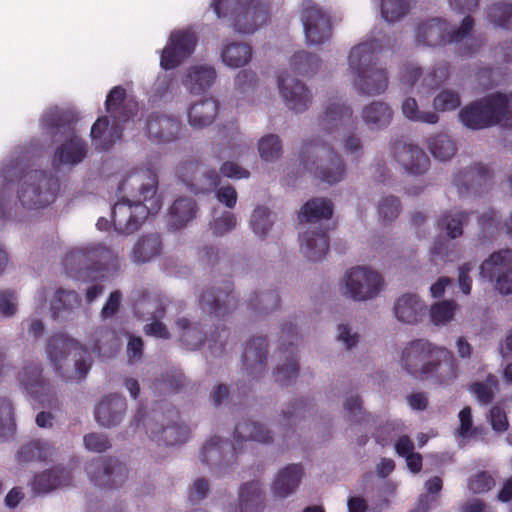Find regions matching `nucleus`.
I'll list each match as a JSON object with an SVG mask.
<instances>
[{
	"mask_svg": "<svg viewBox=\"0 0 512 512\" xmlns=\"http://www.w3.org/2000/svg\"><path fill=\"white\" fill-rule=\"evenodd\" d=\"M378 41L370 40L354 46L348 56L349 70L355 75L354 85L363 95H379L388 87V73L378 66Z\"/></svg>",
	"mask_w": 512,
	"mask_h": 512,
	"instance_id": "7ed1b4c3",
	"label": "nucleus"
},
{
	"mask_svg": "<svg viewBox=\"0 0 512 512\" xmlns=\"http://www.w3.org/2000/svg\"><path fill=\"white\" fill-rule=\"evenodd\" d=\"M271 213L268 208L258 206L251 216V227L255 234L260 237L266 236L272 226Z\"/></svg>",
	"mask_w": 512,
	"mask_h": 512,
	"instance_id": "0e129e2a",
	"label": "nucleus"
},
{
	"mask_svg": "<svg viewBox=\"0 0 512 512\" xmlns=\"http://www.w3.org/2000/svg\"><path fill=\"white\" fill-rule=\"evenodd\" d=\"M181 124L173 117L152 113L146 121V130L151 140L159 143L171 142L178 138Z\"/></svg>",
	"mask_w": 512,
	"mask_h": 512,
	"instance_id": "c756f323",
	"label": "nucleus"
},
{
	"mask_svg": "<svg viewBox=\"0 0 512 512\" xmlns=\"http://www.w3.org/2000/svg\"><path fill=\"white\" fill-rule=\"evenodd\" d=\"M19 190V200L28 209H36L53 203L60 190L59 180L51 173L31 170L23 177Z\"/></svg>",
	"mask_w": 512,
	"mask_h": 512,
	"instance_id": "6e6552de",
	"label": "nucleus"
},
{
	"mask_svg": "<svg viewBox=\"0 0 512 512\" xmlns=\"http://www.w3.org/2000/svg\"><path fill=\"white\" fill-rule=\"evenodd\" d=\"M278 88L287 107L295 112H304L312 102V95L305 84L288 74L278 76Z\"/></svg>",
	"mask_w": 512,
	"mask_h": 512,
	"instance_id": "5701e85b",
	"label": "nucleus"
},
{
	"mask_svg": "<svg viewBox=\"0 0 512 512\" xmlns=\"http://www.w3.org/2000/svg\"><path fill=\"white\" fill-rule=\"evenodd\" d=\"M392 116L391 107L382 101H374L362 110V119L371 129H381L388 126Z\"/></svg>",
	"mask_w": 512,
	"mask_h": 512,
	"instance_id": "a18cd8bd",
	"label": "nucleus"
},
{
	"mask_svg": "<svg viewBox=\"0 0 512 512\" xmlns=\"http://www.w3.org/2000/svg\"><path fill=\"white\" fill-rule=\"evenodd\" d=\"M211 7L238 33L252 34L268 20V8L258 0H213Z\"/></svg>",
	"mask_w": 512,
	"mask_h": 512,
	"instance_id": "423d86ee",
	"label": "nucleus"
},
{
	"mask_svg": "<svg viewBox=\"0 0 512 512\" xmlns=\"http://www.w3.org/2000/svg\"><path fill=\"white\" fill-rule=\"evenodd\" d=\"M234 439L237 443L248 440L270 443L272 441V434L271 431L264 428L263 425L245 420L236 424Z\"/></svg>",
	"mask_w": 512,
	"mask_h": 512,
	"instance_id": "de8ad7c7",
	"label": "nucleus"
},
{
	"mask_svg": "<svg viewBox=\"0 0 512 512\" xmlns=\"http://www.w3.org/2000/svg\"><path fill=\"white\" fill-rule=\"evenodd\" d=\"M402 113L407 119L414 122L436 124L439 121V117L435 112L420 111L417 101L412 97H408L403 101Z\"/></svg>",
	"mask_w": 512,
	"mask_h": 512,
	"instance_id": "6e6d98bb",
	"label": "nucleus"
},
{
	"mask_svg": "<svg viewBox=\"0 0 512 512\" xmlns=\"http://www.w3.org/2000/svg\"><path fill=\"white\" fill-rule=\"evenodd\" d=\"M178 417V411L171 407L168 409L166 417L170 422L164 423L165 415L161 416V423L149 422L147 424L149 437L158 444L165 446H174L186 442L189 438L190 430L186 425L174 421Z\"/></svg>",
	"mask_w": 512,
	"mask_h": 512,
	"instance_id": "6ab92c4d",
	"label": "nucleus"
},
{
	"mask_svg": "<svg viewBox=\"0 0 512 512\" xmlns=\"http://www.w3.org/2000/svg\"><path fill=\"white\" fill-rule=\"evenodd\" d=\"M488 17L496 26L512 30V4L503 2L492 5Z\"/></svg>",
	"mask_w": 512,
	"mask_h": 512,
	"instance_id": "052dcab7",
	"label": "nucleus"
},
{
	"mask_svg": "<svg viewBox=\"0 0 512 512\" xmlns=\"http://www.w3.org/2000/svg\"><path fill=\"white\" fill-rule=\"evenodd\" d=\"M400 365L410 376L449 385L457 378V364L453 353L426 339H415L406 344L400 356Z\"/></svg>",
	"mask_w": 512,
	"mask_h": 512,
	"instance_id": "f257e3e1",
	"label": "nucleus"
},
{
	"mask_svg": "<svg viewBox=\"0 0 512 512\" xmlns=\"http://www.w3.org/2000/svg\"><path fill=\"white\" fill-rule=\"evenodd\" d=\"M177 177L195 194L214 191L220 183V174L197 160L180 163L176 169Z\"/></svg>",
	"mask_w": 512,
	"mask_h": 512,
	"instance_id": "ddd939ff",
	"label": "nucleus"
},
{
	"mask_svg": "<svg viewBox=\"0 0 512 512\" xmlns=\"http://www.w3.org/2000/svg\"><path fill=\"white\" fill-rule=\"evenodd\" d=\"M469 216L464 211L445 213L439 218L437 226L441 231H446L449 238L456 239L462 236L463 226L469 221Z\"/></svg>",
	"mask_w": 512,
	"mask_h": 512,
	"instance_id": "603ef678",
	"label": "nucleus"
},
{
	"mask_svg": "<svg viewBox=\"0 0 512 512\" xmlns=\"http://www.w3.org/2000/svg\"><path fill=\"white\" fill-rule=\"evenodd\" d=\"M352 117L350 107L338 99H330L324 113L319 117V126L327 133L338 130Z\"/></svg>",
	"mask_w": 512,
	"mask_h": 512,
	"instance_id": "72a5a7b5",
	"label": "nucleus"
},
{
	"mask_svg": "<svg viewBox=\"0 0 512 512\" xmlns=\"http://www.w3.org/2000/svg\"><path fill=\"white\" fill-rule=\"evenodd\" d=\"M40 363L29 362L18 373V380L28 394L42 407L59 408V401L54 387L42 375Z\"/></svg>",
	"mask_w": 512,
	"mask_h": 512,
	"instance_id": "9b49d317",
	"label": "nucleus"
},
{
	"mask_svg": "<svg viewBox=\"0 0 512 512\" xmlns=\"http://www.w3.org/2000/svg\"><path fill=\"white\" fill-rule=\"evenodd\" d=\"M147 205L140 200L120 197L112 208L111 223L114 229L121 234H131L138 230L149 214H155L148 209Z\"/></svg>",
	"mask_w": 512,
	"mask_h": 512,
	"instance_id": "2eb2a0df",
	"label": "nucleus"
},
{
	"mask_svg": "<svg viewBox=\"0 0 512 512\" xmlns=\"http://www.w3.org/2000/svg\"><path fill=\"white\" fill-rule=\"evenodd\" d=\"M162 242L158 234L143 236L133 247L132 257L136 263H145L160 254Z\"/></svg>",
	"mask_w": 512,
	"mask_h": 512,
	"instance_id": "8fccbe9b",
	"label": "nucleus"
},
{
	"mask_svg": "<svg viewBox=\"0 0 512 512\" xmlns=\"http://www.w3.org/2000/svg\"><path fill=\"white\" fill-rule=\"evenodd\" d=\"M460 103L458 93L449 89L442 90L433 100L435 110L440 112L455 110Z\"/></svg>",
	"mask_w": 512,
	"mask_h": 512,
	"instance_id": "774afa93",
	"label": "nucleus"
},
{
	"mask_svg": "<svg viewBox=\"0 0 512 512\" xmlns=\"http://www.w3.org/2000/svg\"><path fill=\"white\" fill-rule=\"evenodd\" d=\"M460 122L471 130H483L493 127L482 99L472 101L459 112Z\"/></svg>",
	"mask_w": 512,
	"mask_h": 512,
	"instance_id": "e433bc0d",
	"label": "nucleus"
},
{
	"mask_svg": "<svg viewBox=\"0 0 512 512\" xmlns=\"http://www.w3.org/2000/svg\"><path fill=\"white\" fill-rule=\"evenodd\" d=\"M126 410V399L118 394H110L95 408V419L103 427H114L122 422Z\"/></svg>",
	"mask_w": 512,
	"mask_h": 512,
	"instance_id": "cd10ccee",
	"label": "nucleus"
},
{
	"mask_svg": "<svg viewBox=\"0 0 512 512\" xmlns=\"http://www.w3.org/2000/svg\"><path fill=\"white\" fill-rule=\"evenodd\" d=\"M135 308L152 309L150 314L154 321L144 326V332L146 335L161 339H168L170 337V333L166 325L158 320L164 317L166 312V304L163 300L160 298H153L151 300L150 293L144 291L142 295L136 299Z\"/></svg>",
	"mask_w": 512,
	"mask_h": 512,
	"instance_id": "393cba45",
	"label": "nucleus"
},
{
	"mask_svg": "<svg viewBox=\"0 0 512 512\" xmlns=\"http://www.w3.org/2000/svg\"><path fill=\"white\" fill-rule=\"evenodd\" d=\"M303 476L300 464H289L280 470L273 481L272 492L277 498L284 499L294 493Z\"/></svg>",
	"mask_w": 512,
	"mask_h": 512,
	"instance_id": "473e14b6",
	"label": "nucleus"
},
{
	"mask_svg": "<svg viewBox=\"0 0 512 512\" xmlns=\"http://www.w3.org/2000/svg\"><path fill=\"white\" fill-rule=\"evenodd\" d=\"M81 305V298L74 290L58 289L51 300L54 319H65Z\"/></svg>",
	"mask_w": 512,
	"mask_h": 512,
	"instance_id": "a19ab883",
	"label": "nucleus"
},
{
	"mask_svg": "<svg viewBox=\"0 0 512 512\" xmlns=\"http://www.w3.org/2000/svg\"><path fill=\"white\" fill-rule=\"evenodd\" d=\"M237 449L228 441L214 436L210 438L202 447L200 459L203 464L210 467L211 470H221L228 467L236 459Z\"/></svg>",
	"mask_w": 512,
	"mask_h": 512,
	"instance_id": "4be33fe9",
	"label": "nucleus"
},
{
	"mask_svg": "<svg viewBox=\"0 0 512 512\" xmlns=\"http://www.w3.org/2000/svg\"><path fill=\"white\" fill-rule=\"evenodd\" d=\"M480 276L501 295L512 294V249L493 252L480 265Z\"/></svg>",
	"mask_w": 512,
	"mask_h": 512,
	"instance_id": "f8f14e48",
	"label": "nucleus"
},
{
	"mask_svg": "<svg viewBox=\"0 0 512 512\" xmlns=\"http://www.w3.org/2000/svg\"><path fill=\"white\" fill-rule=\"evenodd\" d=\"M92 142L97 150L107 151L122 136V129L118 125L109 127L107 116L99 117L91 127Z\"/></svg>",
	"mask_w": 512,
	"mask_h": 512,
	"instance_id": "c9c22d12",
	"label": "nucleus"
},
{
	"mask_svg": "<svg viewBox=\"0 0 512 512\" xmlns=\"http://www.w3.org/2000/svg\"><path fill=\"white\" fill-rule=\"evenodd\" d=\"M267 360V339L258 336L252 338L242 354L243 368L248 377L252 379L259 377L265 371Z\"/></svg>",
	"mask_w": 512,
	"mask_h": 512,
	"instance_id": "bb28decb",
	"label": "nucleus"
},
{
	"mask_svg": "<svg viewBox=\"0 0 512 512\" xmlns=\"http://www.w3.org/2000/svg\"><path fill=\"white\" fill-rule=\"evenodd\" d=\"M176 325L179 328L181 342L190 350L199 349L207 339L200 324H192L187 318H179Z\"/></svg>",
	"mask_w": 512,
	"mask_h": 512,
	"instance_id": "09e8293b",
	"label": "nucleus"
},
{
	"mask_svg": "<svg viewBox=\"0 0 512 512\" xmlns=\"http://www.w3.org/2000/svg\"><path fill=\"white\" fill-rule=\"evenodd\" d=\"M495 478L488 471H481L471 476L468 480V488L473 494H483L495 486Z\"/></svg>",
	"mask_w": 512,
	"mask_h": 512,
	"instance_id": "69168bd1",
	"label": "nucleus"
},
{
	"mask_svg": "<svg viewBox=\"0 0 512 512\" xmlns=\"http://www.w3.org/2000/svg\"><path fill=\"white\" fill-rule=\"evenodd\" d=\"M333 214V203L327 198H313L301 208L298 219L300 223H313L322 219H330Z\"/></svg>",
	"mask_w": 512,
	"mask_h": 512,
	"instance_id": "79ce46f5",
	"label": "nucleus"
},
{
	"mask_svg": "<svg viewBox=\"0 0 512 512\" xmlns=\"http://www.w3.org/2000/svg\"><path fill=\"white\" fill-rule=\"evenodd\" d=\"M283 338H291L288 346L283 345L280 350L289 353L286 362L278 366L274 371L275 381L281 386H288L295 381L299 374V364L295 357V346L298 343V333L296 325L291 322L285 323L281 330Z\"/></svg>",
	"mask_w": 512,
	"mask_h": 512,
	"instance_id": "412c9836",
	"label": "nucleus"
},
{
	"mask_svg": "<svg viewBox=\"0 0 512 512\" xmlns=\"http://www.w3.org/2000/svg\"><path fill=\"white\" fill-rule=\"evenodd\" d=\"M158 177L150 169L134 170L126 174L119 182L117 193L120 197L140 200L152 213L162 207V200L157 195Z\"/></svg>",
	"mask_w": 512,
	"mask_h": 512,
	"instance_id": "1a4fd4ad",
	"label": "nucleus"
},
{
	"mask_svg": "<svg viewBox=\"0 0 512 512\" xmlns=\"http://www.w3.org/2000/svg\"><path fill=\"white\" fill-rule=\"evenodd\" d=\"M394 313L399 321L406 324H415L424 314V306L416 294L407 293L396 300Z\"/></svg>",
	"mask_w": 512,
	"mask_h": 512,
	"instance_id": "58836bf2",
	"label": "nucleus"
},
{
	"mask_svg": "<svg viewBox=\"0 0 512 512\" xmlns=\"http://www.w3.org/2000/svg\"><path fill=\"white\" fill-rule=\"evenodd\" d=\"M260 156L265 161H273L280 157L282 151L281 140L277 135L269 134L262 137L258 144Z\"/></svg>",
	"mask_w": 512,
	"mask_h": 512,
	"instance_id": "680f3d73",
	"label": "nucleus"
},
{
	"mask_svg": "<svg viewBox=\"0 0 512 512\" xmlns=\"http://www.w3.org/2000/svg\"><path fill=\"white\" fill-rule=\"evenodd\" d=\"M217 113L218 102L213 98H206L190 107L188 121L195 128H203L213 122Z\"/></svg>",
	"mask_w": 512,
	"mask_h": 512,
	"instance_id": "37998d69",
	"label": "nucleus"
},
{
	"mask_svg": "<svg viewBox=\"0 0 512 512\" xmlns=\"http://www.w3.org/2000/svg\"><path fill=\"white\" fill-rule=\"evenodd\" d=\"M253 296L248 300L247 307L258 314H268L279 307L280 298L275 290L260 294L255 292Z\"/></svg>",
	"mask_w": 512,
	"mask_h": 512,
	"instance_id": "5fc2aeb1",
	"label": "nucleus"
},
{
	"mask_svg": "<svg viewBox=\"0 0 512 512\" xmlns=\"http://www.w3.org/2000/svg\"><path fill=\"white\" fill-rule=\"evenodd\" d=\"M105 109L116 122L125 123L137 114L138 104L127 101L126 90L122 86H115L106 97Z\"/></svg>",
	"mask_w": 512,
	"mask_h": 512,
	"instance_id": "7c9ffc66",
	"label": "nucleus"
},
{
	"mask_svg": "<svg viewBox=\"0 0 512 512\" xmlns=\"http://www.w3.org/2000/svg\"><path fill=\"white\" fill-rule=\"evenodd\" d=\"M307 43L320 45L332 35L331 16L312 0H304L300 15Z\"/></svg>",
	"mask_w": 512,
	"mask_h": 512,
	"instance_id": "4468645a",
	"label": "nucleus"
},
{
	"mask_svg": "<svg viewBox=\"0 0 512 512\" xmlns=\"http://www.w3.org/2000/svg\"><path fill=\"white\" fill-rule=\"evenodd\" d=\"M263 503V492L258 480L246 482L239 489L240 512H260Z\"/></svg>",
	"mask_w": 512,
	"mask_h": 512,
	"instance_id": "49530a36",
	"label": "nucleus"
},
{
	"mask_svg": "<svg viewBox=\"0 0 512 512\" xmlns=\"http://www.w3.org/2000/svg\"><path fill=\"white\" fill-rule=\"evenodd\" d=\"M216 79V70L208 65H195L188 69L182 83L192 94H201L209 89Z\"/></svg>",
	"mask_w": 512,
	"mask_h": 512,
	"instance_id": "f704fd0d",
	"label": "nucleus"
},
{
	"mask_svg": "<svg viewBox=\"0 0 512 512\" xmlns=\"http://www.w3.org/2000/svg\"><path fill=\"white\" fill-rule=\"evenodd\" d=\"M114 256L110 249L102 244L74 249L67 253L63 264L67 272L82 274L85 271L100 272L107 269Z\"/></svg>",
	"mask_w": 512,
	"mask_h": 512,
	"instance_id": "9d476101",
	"label": "nucleus"
},
{
	"mask_svg": "<svg viewBox=\"0 0 512 512\" xmlns=\"http://www.w3.org/2000/svg\"><path fill=\"white\" fill-rule=\"evenodd\" d=\"M86 472L95 486L107 489L118 488L128 475L126 465L110 457L91 460L86 466Z\"/></svg>",
	"mask_w": 512,
	"mask_h": 512,
	"instance_id": "f3484780",
	"label": "nucleus"
},
{
	"mask_svg": "<svg viewBox=\"0 0 512 512\" xmlns=\"http://www.w3.org/2000/svg\"><path fill=\"white\" fill-rule=\"evenodd\" d=\"M456 303L453 300H444L436 303L431 308V319L435 324H443L450 321L454 316Z\"/></svg>",
	"mask_w": 512,
	"mask_h": 512,
	"instance_id": "338daca9",
	"label": "nucleus"
},
{
	"mask_svg": "<svg viewBox=\"0 0 512 512\" xmlns=\"http://www.w3.org/2000/svg\"><path fill=\"white\" fill-rule=\"evenodd\" d=\"M16 430L13 406L6 398H0V437L9 438Z\"/></svg>",
	"mask_w": 512,
	"mask_h": 512,
	"instance_id": "bf43d9fd",
	"label": "nucleus"
},
{
	"mask_svg": "<svg viewBox=\"0 0 512 512\" xmlns=\"http://www.w3.org/2000/svg\"><path fill=\"white\" fill-rule=\"evenodd\" d=\"M493 127L512 129V93L494 92L481 98Z\"/></svg>",
	"mask_w": 512,
	"mask_h": 512,
	"instance_id": "b1692460",
	"label": "nucleus"
},
{
	"mask_svg": "<svg viewBox=\"0 0 512 512\" xmlns=\"http://www.w3.org/2000/svg\"><path fill=\"white\" fill-rule=\"evenodd\" d=\"M410 8V0H382L381 15L389 23L399 21Z\"/></svg>",
	"mask_w": 512,
	"mask_h": 512,
	"instance_id": "13d9d810",
	"label": "nucleus"
},
{
	"mask_svg": "<svg viewBox=\"0 0 512 512\" xmlns=\"http://www.w3.org/2000/svg\"><path fill=\"white\" fill-rule=\"evenodd\" d=\"M432 155L441 161L449 160L456 152L454 141L446 134H438L429 140Z\"/></svg>",
	"mask_w": 512,
	"mask_h": 512,
	"instance_id": "4d7b16f0",
	"label": "nucleus"
},
{
	"mask_svg": "<svg viewBox=\"0 0 512 512\" xmlns=\"http://www.w3.org/2000/svg\"><path fill=\"white\" fill-rule=\"evenodd\" d=\"M473 26L474 20L470 15H466L461 22V26L454 30H449L445 20L434 18L418 25L416 40L418 43L432 47L457 43L459 44L458 54L460 56H470L483 45L481 39L468 38Z\"/></svg>",
	"mask_w": 512,
	"mask_h": 512,
	"instance_id": "20e7f679",
	"label": "nucleus"
},
{
	"mask_svg": "<svg viewBox=\"0 0 512 512\" xmlns=\"http://www.w3.org/2000/svg\"><path fill=\"white\" fill-rule=\"evenodd\" d=\"M237 303L238 301L233 295V284L228 280L224 281L221 286L204 291L199 300L203 311L218 318L230 314L237 307Z\"/></svg>",
	"mask_w": 512,
	"mask_h": 512,
	"instance_id": "aec40b11",
	"label": "nucleus"
},
{
	"mask_svg": "<svg viewBox=\"0 0 512 512\" xmlns=\"http://www.w3.org/2000/svg\"><path fill=\"white\" fill-rule=\"evenodd\" d=\"M54 454V446L42 440H32L20 447L17 452L19 463L44 462Z\"/></svg>",
	"mask_w": 512,
	"mask_h": 512,
	"instance_id": "c03bdc74",
	"label": "nucleus"
},
{
	"mask_svg": "<svg viewBox=\"0 0 512 512\" xmlns=\"http://www.w3.org/2000/svg\"><path fill=\"white\" fill-rule=\"evenodd\" d=\"M491 384L486 382H474L470 385V392L475 396L477 401L482 405L492 403L494 399V390L498 388V382L493 377H488Z\"/></svg>",
	"mask_w": 512,
	"mask_h": 512,
	"instance_id": "e2e57ef3",
	"label": "nucleus"
},
{
	"mask_svg": "<svg viewBox=\"0 0 512 512\" xmlns=\"http://www.w3.org/2000/svg\"><path fill=\"white\" fill-rule=\"evenodd\" d=\"M299 157L303 170L313 174L322 182L333 185L341 181L345 175L344 162L326 143L318 140L305 142Z\"/></svg>",
	"mask_w": 512,
	"mask_h": 512,
	"instance_id": "39448f33",
	"label": "nucleus"
},
{
	"mask_svg": "<svg viewBox=\"0 0 512 512\" xmlns=\"http://www.w3.org/2000/svg\"><path fill=\"white\" fill-rule=\"evenodd\" d=\"M300 249L304 256L313 262L325 258L329 250V236L327 229L322 227L309 228L300 236Z\"/></svg>",
	"mask_w": 512,
	"mask_h": 512,
	"instance_id": "c85d7f7f",
	"label": "nucleus"
},
{
	"mask_svg": "<svg viewBox=\"0 0 512 512\" xmlns=\"http://www.w3.org/2000/svg\"><path fill=\"white\" fill-rule=\"evenodd\" d=\"M46 350L56 373L62 378H67L64 367L71 355L79 379H83L91 368L88 350L65 334H54L49 339Z\"/></svg>",
	"mask_w": 512,
	"mask_h": 512,
	"instance_id": "0eeeda50",
	"label": "nucleus"
},
{
	"mask_svg": "<svg viewBox=\"0 0 512 512\" xmlns=\"http://www.w3.org/2000/svg\"><path fill=\"white\" fill-rule=\"evenodd\" d=\"M197 210V204L192 198L179 197L169 208L168 225L174 230L185 227L196 217Z\"/></svg>",
	"mask_w": 512,
	"mask_h": 512,
	"instance_id": "ea45409f",
	"label": "nucleus"
},
{
	"mask_svg": "<svg viewBox=\"0 0 512 512\" xmlns=\"http://www.w3.org/2000/svg\"><path fill=\"white\" fill-rule=\"evenodd\" d=\"M71 482V473L63 467H54L35 475L33 489L37 493H48Z\"/></svg>",
	"mask_w": 512,
	"mask_h": 512,
	"instance_id": "4c0bfd02",
	"label": "nucleus"
},
{
	"mask_svg": "<svg viewBox=\"0 0 512 512\" xmlns=\"http://www.w3.org/2000/svg\"><path fill=\"white\" fill-rule=\"evenodd\" d=\"M76 119L72 112L53 108L41 118L42 129L54 140L57 136H65V140L57 147L52 158V166H75L87 155V144L75 132Z\"/></svg>",
	"mask_w": 512,
	"mask_h": 512,
	"instance_id": "f03ea898",
	"label": "nucleus"
},
{
	"mask_svg": "<svg viewBox=\"0 0 512 512\" xmlns=\"http://www.w3.org/2000/svg\"><path fill=\"white\" fill-rule=\"evenodd\" d=\"M383 286L381 275L364 267L351 268L346 274L345 295L356 301H365L378 295Z\"/></svg>",
	"mask_w": 512,
	"mask_h": 512,
	"instance_id": "dca6fc26",
	"label": "nucleus"
},
{
	"mask_svg": "<svg viewBox=\"0 0 512 512\" xmlns=\"http://www.w3.org/2000/svg\"><path fill=\"white\" fill-rule=\"evenodd\" d=\"M252 57L251 46L232 42L224 46L221 52L222 61L229 67L238 68L246 65Z\"/></svg>",
	"mask_w": 512,
	"mask_h": 512,
	"instance_id": "3c124183",
	"label": "nucleus"
},
{
	"mask_svg": "<svg viewBox=\"0 0 512 512\" xmlns=\"http://www.w3.org/2000/svg\"><path fill=\"white\" fill-rule=\"evenodd\" d=\"M197 37L189 30L173 31L168 43L161 51L160 66L164 70H172L190 57L196 47Z\"/></svg>",
	"mask_w": 512,
	"mask_h": 512,
	"instance_id": "a211bd4d",
	"label": "nucleus"
},
{
	"mask_svg": "<svg viewBox=\"0 0 512 512\" xmlns=\"http://www.w3.org/2000/svg\"><path fill=\"white\" fill-rule=\"evenodd\" d=\"M321 66V59L305 51L295 52L290 59V67L294 73L308 76L317 72Z\"/></svg>",
	"mask_w": 512,
	"mask_h": 512,
	"instance_id": "864d4df0",
	"label": "nucleus"
},
{
	"mask_svg": "<svg viewBox=\"0 0 512 512\" xmlns=\"http://www.w3.org/2000/svg\"><path fill=\"white\" fill-rule=\"evenodd\" d=\"M396 160L412 175L424 174L430 167V159L418 146L403 144L395 152Z\"/></svg>",
	"mask_w": 512,
	"mask_h": 512,
	"instance_id": "2f4dec72",
	"label": "nucleus"
},
{
	"mask_svg": "<svg viewBox=\"0 0 512 512\" xmlns=\"http://www.w3.org/2000/svg\"><path fill=\"white\" fill-rule=\"evenodd\" d=\"M491 178L492 174L490 169L485 165L477 163L455 174L453 184L456 186L460 195H464L470 191L478 193L483 186L489 184Z\"/></svg>",
	"mask_w": 512,
	"mask_h": 512,
	"instance_id": "a878e982",
	"label": "nucleus"
}]
</instances>
